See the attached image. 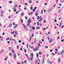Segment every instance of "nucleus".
Here are the masks:
<instances>
[{"label":"nucleus","mask_w":64,"mask_h":64,"mask_svg":"<svg viewBox=\"0 0 64 64\" xmlns=\"http://www.w3.org/2000/svg\"><path fill=\"white\" fill-rule=\"evenodd\" d=\"M14 7L12 9H14V12H16V5H14Z\"/></svg>","instance_id":"obj_1"},{"label":"nucleus","mask_w":64,"mask_h":64,"mask_svg":"<svg viewBox=\"0 0 64 64\" xmlns=\"http://www.w3.org/2000/svg\"><path fill=\"white\" fill-rule=\"evenodd\" d=\"M28 22H29V23H31V20H30V19H28Z\"/></svg>","instance_id":"obj_2"},{"label":"nucleus","mask_w":64,"mask_h":64,"mask_svg":"<svg viewBox=\"0 0 64 64\" xmlns=\"http://www.w3.org/2000/svg\"><path fill=\"white\" fill-rule=\"evenodd\" d=\"M16 54H14V58H16Z\"/></svg>","instance_id":"obj_3"},{"label":"nucleus","mask_w":64,"mask_h":64,"mask_svg":"<svg viewBox=\"0 0 64 64\" xmlns=\"http://www.w3.org/2000/svg\"><path fill=\"white\" fill-rule=\"evenodd\" d=\"M28 24H27V26H30V23H29V22H28Z\"/></svg>","instance_id":"obj_4"},{"label":"nucleus","mask_w":64,"mask_h":64,"mask_svg":"<svg viewBox=\"0 0 64 64\" xmlns=\"http://www.w3.org/2000/svg\"><path fill=\"white\" fill-rule=\"evenodd\" d=\"M12 24H10L9 25V27H12Z\"/></svg>","instance_id":"obj_5"},{"label":"nucleus","mask_w":64,"mask_h":64,"mask_svg":"<svg viewBox=\"0 0 64 64\" xmlns=\"http://www.w3.org/2000/svg\"><path fill=\"white\" fill-rule=\"evenodd\" d=\"M52 42V39L51 38L50 40V43H51V42Z\"/></svg>","instance_id":"obj_6"},{"label":"nucleus","mask_w":64,"mask_h":64,"mask_svg":"<svg viewBox=\"0 0 64 64\" xmlns=\"http://www.w3.org/2000/svg\"><path fill=\"white\" fill-rule=\"evenodd\" d=\"M12 40V41H14V42L15 43H16V40L13 39Z\"/></svg>","instance_id":"obj_7"},{"label":"nucleus","mask_w":64,"mask_h":64,"mask_svg":"<svg viewBox=\"0 0 64 64\" xmlns=\"http://www.w3.org/2000/svg\"><path fill=\"white\" fill-rule=\"evenodd\" d=\"M0 12L1 13H4V11H2V10H0Z\"/></svg>","instance_id":"obj_8"},{"label":"nucleus","mask_w":64,"mask_h":64,"mask_svg":"<svg viewBox=\"0 0 64 64\" xmlns=\"http://www.w3.org/2000/svg\"><path fill=\"white\" fill-rule=\"evenodd\" d=\"M9 55L10 56H12V53H10L9 54Z\"/></svg>","instance_id":"obj_9"},{"label":"nucleus","mask_w":64,"mask_h":64,"mask_svg":"<svg viewBox=\"0 0 64 64\" xmlns=\"http://www.w3.org/2000/svg\"><path fill=\"white\" fill-rule=\"evenodd\" d=\"M9 39V38L8 37L6 39V41H7Z\"/></svg>","instance_id":"obj_10"},{"label":"nucleus","mask_w":64,"mask_h":64,"mask_svg":"<svg viewBox=\"0 0 64 64\" xmlns=\"http://www.w3.org/2000/svg\"><path fill=\"white\" fill-rule=\"evenodd\" d=\"M32 12H30V13H29L28 14L29 15H32Z\"/></svg>","instance_id":"obj_11"},{"label":"nucleus","mask_w":64,"mask_h":64,"mask_svg":"<svg viewBox=\"0 0 64 64\" xmlns=\"http://www.w3.org/2000/svg\"><path fill=\"white\" fill-rule=\"evenodd\" d=\"M12 52L13 53H14L15 51H14V50H13V49L12 48Z\"/></svg>","instance_id":"obj_12"},{"label":"nucleus","mask_w":64,"mask_h":64,"mask_svg":"<svg viewBox=\"0 0 64 64\" xmlns=\"http://www.w3.org/2000/svg\"><path fill=\"white\" fill-rule=\"evenodd\" d=\"M40 29V27L39 26H37L36 29Z\"/></svg>","instance_id":"obj_13"},{"label":"nucleus","mask_w":64,"mask_h":64,"mask_svg":"<svg viewBox=\"0 0 64 64\" xmlns=\"http://www.w3.org/2000/svg\"><path fill=\"white\" fill-rule=\"evenodd\" d=\"M32 39V36H31L30 38V40H29L30 42L31 41V40Z\"/></svg>","instance_id":"obj_14"},{"label":"nucleus","mask_w":64,"mask_h":64,"mask_svg":"<svg viewBox=\"0 0 64 64\" xmlns=\"http://www.w3.org/2000/svg\"><path fill=\"white\" fill-rule=\"evenodd\" d=\"M3 52V50H2V51H1L0 52V54H1V53H2V52Z\"/></svg>","instance_id":"obj_15"},{"label":"nucleus","mask_w":64,"mask_h":64,"mask_svg":"<svg viewBox=\"0 0 64 64\" xmlns=\"http://www.w3.org/2000/svg\"><path fill=\"white\" fill-rule=\"evenodd\" d=\"M58 61L59 62H60V59L59 58L58 59Z\"/></svg>","instance_id":"obj_16"},{"label":"nucleus","mask_w":64,"mask_h":64,"mask_svg":"<svg viewBox=\"0 0 64 64\" xmlns=\"http://www.w3.org/2000/svg\"><path fill=\"white\" fill-rule=\"evenodd\" d=\"M39 43H40L41 44H42V42H41V41L40 40L39 41Z\"/></svg>","instance_id":"obj_17"},{"label":"nucleus","mask_w":64,"mask_h":64,"mask_svg":"<svg viewBox=\"0 0 64 64\" xmlns=\"http://www.w3.org/2000/svg\"><path fill=\"white\" fill-rule=\"evenodd\" d=\"M39 54H40V55L42 54V53L40 52H39Z\"/></svg>","instance_id":"obj_18"},{"label":"nucleus","mask_w":64,"mask_h":64,"mask_svg":"<svg viewBox=\"0 0 64 64\" xmlns=\"http://www.w3.org/2000/svg\"><path fill=\"white\" fill-rule=\"evenodd\" d=\"M13 33H14V31L13 32H11V34H13Z\"/></svg>","instance_id":"obj_19"},{"label":"nucleus","mask_w":64,"mask_h":64,"mask_svg":"<svg viewBox=\"0 0 64 64\" xmlns=\"http://www.w3.org/2000/svg\"><path fill=\"white\" fill-rule=\"evenodd\" d=\"M33 50L34 51H36V49L35 48H34L33 49Z\"/></svg>","instance_id":"obj_20"},{"label":"nucleus","mask_w":64,"mask_h":64,"mask_svg":"<svg viewBox=\"0 0 64 64\" xmlns=\"http://www.w3.org/2000/svg\"><path fill=\"white\" fill-rule=\"evenodd\" d=\"M21 22L22 23H23V20H22V18L21 19Z\"/></svg>","instance_id":"obj_21"},{"label":"nucleus","mask_w":64,"mask_h":64,"mask_svg":"<svg viewBox=\"0 0 64 64\" xmlns=\"http://www.w3.org/2000/svg\"><path fill=\"white\" fill-rule=\"evenodd\" d=\"M36 50L37 51V50H38V48H36Z\"/></svg>","instance_id":"obj_22"},{"label":"nucleus","mask_w":64,"mask_h":64,"mask_svg":"<svg viewBox=\"0 0 64 64\" xmlns=\"http://www.w3.org/2000/svg\"><path fill=\"white\" fill-rule=\"evenodd\" d=\"M31 56H32V57H33V54H31Z\"/></svg>","instance_id":"obj_23"},{"label":"nucleus","mask_w":64,"mask_h":64,"mask_svg":"<svg viewBox=\"0 0 64 64\" xmlns=\"http://www.w3.org/2000/svg\"><path fill=\"white\" fill-rule=\"evenodd\" d=\"M38 46H41V44H40L38 43Z\"/></svg>","instance_id":"obj_24"},{"label":"nucleus","mask_w":64,"mask_h":64,"mask_svg":"<svg viewBox=\"0 0 64 64\" xmlns=\"http://www.w3.org/2000/svg\"><path fill=\"white\" fill-rule=\"evenodd\" d=\"M36 55L37 56V57H39V55H38V53L36 54Z\"/></svg>","instance_id":"obj_25"},{"label":"nucleus","mask_w":64,"mask_h":64,"mask_svg":"<svg viewBox=\"0 0 64 64\" xmlns=\"http://www.w3.org/2000/svg\"><path fill=\"white\" fill-rule=\"evenodd\" d=\"M24 52H25V53H26V52H27V50H26V49L24 50Z\"/></svg>","instance_id":"obj_26"},{"label":"nucleus","mask_w":64,"mask_h":64,"mask_svg":"<svg viewBox=\"0 0 64 64\" xmlns=\"http://www.w3.org/2000/svg\"><path fill=\"white\" fill-rule=\"evenodd\" d=\"M40 18V17H39V16H38L37 18L38 20H39V19Z\"/></svg>","instance_id":"obj_27"},{"label":"nucleus","mask_w":64,"mask_h":64,"mask_svg":"<svg viewBox=\"0 0 64 64\" xmlns=\"http://www.w3.org/2000/svg\"><path fill=\"white\" fill-rule=\"evenodd\" d=\"M32 29H33V30H34V29H35V28L33 27H32Z\"/></svg>","instance_id":"obj_28"},{"label":"nucleus","mask_w":64,"mask_h":64,"mask_svg":"<svg viewBox=\"0 0 64 64\" xmlns=\"http://www.w3.org/2000/svg\"><path fill=\"white\" fill-rule=\"evenodd\" d=\"M33 57L32 56L31 58V61H32L33 60Z\"/></svg>","instance_id":"obj_29"},{"label":"nucleus","mask_w":64,"mask_h":64,"mask_svg":"<svg viewBox=\"0 0 64 64\" xmlns=\"http://www.w3.org/2000/svg\"><path fill=\"white\" fill-rule=\"evenodd\" d=\"M29 3H32V1H31V0H30L29 1Z\"/></svg>","instance_id":"obj_30"},{"label":"nucleus","mask_w":64,"mask_h":64,"mask_svg":"<svg viewBox=\"0 0 64 64\" xmlns=\"http://www.w3.org/2000/svg\"><path fill=\"white\" fill-rule=\"evenodd\" d=\"M25 19H26V20H27V19H28L27 17L26 16H25Z\"/></svg>","instance_id":"obj_31"},{"label":"nucleus","mask_w":64,"mask_h":64,"mask_svg":"<svg viewBox=\"0 0 64 64\" xmlns=\"http://www.w3.org/2000/svg\"><path fill=\"white\" fill-rule=\"evenodd\" d=\"M14 37H16V35L15 34H14Z\"/></svg>","instance_id":"obj_32"},{"label":"nucleus","mask_w":64,"mask_h":64,"mask_svg":"<svg viewBox=\"0 0 64 64\" xmlns=\"http://www.w3.org/2000/svg\"><path fill=\"white\" fill-rule=\"evenodd\" d=\"M36 8H37L36 7H35L34 8V10H36Z\"/></svg>","instance_id":"obj_33"},{"label":"nucleus","mask_w":64,"mask_h":64,"mask_svg":"<svg viewBox=\"0 0 64 64\" xmlns=\"http://www.w3.org/2000/svg\"><path fill=\"white\" fill-rule=\"evenodd\" d=\"M54 29H56V28H57L56 27V26H54Z\"/></svg>","instance_id":"obj_34"},{"label":"nucleus","mask_w":64,"mask_h":64,"mask_svg":"<svg viewBox=\"0 0 64 64\" xmlns=\"http://www.w3.org/2000/svg\"><path fill=\"white\" fill-rule=\"evenodd\" d=\"M27 48H28V44H27Z\"/></svg>","instance_id":"obj_35"},{"label":"nucleus","mask_w":64,"mask_h":64,"mask_svg":"<svg viewBox=\"0 0 64 64\" xmlns=\"http://www.w3.org/2000/svg\"><path fill=\"white\" fill-rule=\"evenodd\" d=\"M17 49H19V46H17Z\"/></svg>","instance_id":"obj_36"},{"label":"nucleus","mask_w":64,"mask_h":64,"mask_svg":"<svg viewBox=\"0 0 64 64\" xmlns=\"http://www.w3.org/2000/svg\"><path fill=\"white\" fill-rule=\"evenodd\" d=\"M41 12V14H43V11L42 10Z\"/></svg>","instance_id":"obj_37"},{"label":"nucleus","mask_w":64,"mask_h":64,"mask_svg":"<svg viewBox=\"0 0 64 64\" xmlns=\"http://www.w3.org/2000/svg\"><path fill=\"white\" fill-rule=\"evenodd\" d=\"M38 16V14H37V13H36V16Z\"/></svg>","instance_id":"obj_38"},{"label":"nucleus","mask_w":64,"mask_h":64,"mask_svg":"<svg viewBox=\"0 0 64 64\" xmlns=\"http://www.w3.org/2000/svg\"><path fill=\"white\" fill-rule=\"evenodd\" d=\"M54 21L55 22H56H56H57V21H56V19H54Z\"/></svg>","instance_id":"obj_39"},{"label":"nucleus","mask_w":64,"mask_h":64,"mask_svg":"<svg viewBox=\"0 0 64 64\" xmlns=\"http://www.w3.org/2000/svg\"><path fill=\"white\" fill-rule=\"evenodd\" d=\"M25 5H28V3H26L25 4Z\"/></svg>","instance_id":"obj_40"},{"label":"nucleus","mask_w":64,"mask_h":64,"mask_svg":"<svg viewBox=\"0 0 64 64\" xmlns=\"http://www.w3.org/2000/svg\"><path fill=\"white\" fill-rule=\"evenodd\" d=\"M23 27H24V26H25V25L24 24H23Z\"/></svg>","instance_id":"obj_41"},{"label":"nucleus","mask_w":64,"mask_h":64,"mask_svg":"<svg viewBox=\"0 0 64 64\" xmlns=\"http://www.w3.org/2000/svg\"><path fill=\"white\" fill-rule=\"evenodd\" d=\"M23 15H24V13H22V16H23Z\"/></svg>","instance_id":"obj_42"},{"label":"nucleus","mask_w":64,"mask_h":64,"mask_svg":"<svg viewBox=\"0 0 64 64\" xmlns=\"http://www.w3.org/2000/svg\"><path fill=\"white\" fill-rule=\"evenodd\" d=\"M24 62H22V64H24Z\"/></svg>","instance_id":"obj_43"},{"label":"nucleus","mask_w":64,"mask_h":64,"mask_svg":"<svg viewBox=\"0 0 64 64\" xmlns=\"http://www.w3.org/2000/svg\"><path fill=\"white\" fill-rule=\"evenodd\" d=\"M35 12V10L34 9H33V12Z\"/></svg>","instance_id":"obj_44"},{"label":"nucleus","mask_w":64,"mask_h":64,"mask_svg":"<svg viewBox=\"0 0 64 64\" xmlns=\"http://www.w3.org/2000/svg\"><path fill=\"white\" fill-rule=\"evenodd\" d=\"M4 34H5V32H4L2 34V35H4Z\"/></svg>","instance_id":"obj_45"},{"label":"nucleus","mask_w":64,"mask_h":64,"mask_svg":"<svg viewBox=\"0 0 64 64\" xmlns=\"http://www.w3.org/2000/svg\"><path fill=\"white\" fill-rule=\"evenodd\" d=\"M57 53H58V51L55 52V54H57Z\"/></svg>","instance_id":"obj_46"},{"label":"nucleus","mask_w":64,"mask_h":64,"mask_svg":"<svg viewBox=\"0 0 64 64\" xmlns=\"http://www.w3.org/2000/svg\"><path fill=\"white\" fill-rule=\"evenodd\" d=\"M24 28L25 29H26L27 28V27H26V26H24Z\"/></svg>","instance_id":"obj_47"},{"label":"nucleus","mask_w":64,"mask_h":64,"mask_svg":"<svg viewBox=\"0 0 64 64\" xmlns=\"http://www.w3.org/2000/svg\"><path fill=\"white\" fill-rule=\"evenodd\" d=\"M62 22H60V24H62Z\"/></svg>","instance_id":"obj_48"},{"label":"nucleus","mask_w":64,"mask_h":64,"mask_svg":"<svg viewBox=\"0 0 64 64\" xmlns=\"http://www.w3.org/2000/svg\"><path fill=\"white\" fill-rule=\"evenodd\" d=\"M30 9H31V10H32V9H33V8H32V7H31L30 8Z\"/></svg>","instance_id":"obj_49"},{"label":"nucleus","mask_w":64,"mask_h":64,"mask_svg":"<svg viewBox=\"0 0 64 64\" xmlns=\"http://www.w3.org/2000/svg\"><path fill=\"white\" fill-rule=\"evenodd\" d=\"M64 26L63 25L62 26V28H64Z\"/></svg>","instance_id":"obj_50"},{"label":"nucleus","mask_w":64,"mask_h":64,"mask_svg":"<svg viewBox=\"0 0 64 64\" xmlns=\"http://www.w3.org/2000/svg\"><path fill=\"white\" fill-rule=\"evenodd\" d=\"M60 33L59 32H57V34H59Z\"/></svg>","instance_id":"obj_51"},{"label":"nucleus","mask_w":64,"mask_h":64,"mask_svg":"<svg viewBox=\"0 0 64 64\" xmlns=\"http://www.w3.org/2000/svg\"><path fill=\"white\" fill-rule=\"evenodd\" d=\"M1 17H2L3 16V14H1L0 15Z\"/></svg>","instance_id":"obj_52"},{"label":"nucleus","mask_w":64,"mask_h":64,"mask_svg":"<svg viewBox=\"0 0 64 64\" xmlns=\"http://www.w3.org/2000/svg\"><path fill=\"white\" fill-rule=\"evenodd\" d=\"M24 10H26V7H24Z\"/></svg>","instance_id":"obj_53"},{"label":"nucleus","mask_w":64,"mask_h":64,"mask_svg":"<svg viewBox=\"0 0 64 64\" xmlns=\"http://www.w3.org/2000/svg\"><path fill=\"white\" fill-rule=\"evenodd\" d=\"M9 3H12V2L11 1H9Z\"/></svg>","instance_id":"obj_54"},{"label":"nucleus","mask_w":64,"mask_h":64,"mask_svg":"<svg viewBox=\"0 0 64 64\" xmlns=\"http://www.w3.org/2000/svg\"><path fill=\"white\" fill-rule=\"evenodd\" d=\"M27 62V61L26 60H25L24 62V63H26Z\"/></svg>","instance_id":"obj_55"},{"label":"nucleus","mask_w":64,"mask_h":64,"mask_svg":"<svg viewBox=\"0 0 64 64\" xmlns=\"http://www.w3.org/2000/svg\"><path fill=\"white\" fill-rule=\"evenodd\" d=\"M19 43H21V40H20L19 41Z\"/></svg>","instance_id":"obj_56"},{"label":"nucleus","mask_w":64,"mask_h":64,"mask_svg":"<svg viewBox=\"0 0 64 64\" xmlns=\"http://www.w3.org/2000/svg\"><path fill=\"white\" fill-rule=\"evenodd\" d=\"M46 28H43V30H46Z\"/></svg>","instance_id":"obj_57"},{"label":"nucleus","mask_w":64,"mask_h":64,"mask_svg":"<svg viewBox=\"0 0 64 64\" xmlns=\"http://www.w3.org/2000/svg\"><path fill=\"white\" fill-rule=\"evenodd\" d=\"M62 53H63L64 52V50H62L61 52Z\"/></svg>","instance_id":"obj_58"},{"label":"nucleus","mask_w":64,"mask_h":64,"mask_svg":"<svg viewBox=\"0 0 64 64\" xmlns=\"http://www.w3.org/2000/svg\"><path fill=\"white\" fill-rule=\"evenodd\" d=\"M52 55H54V56L55 55V54H54L53 53H52Z\"/></svg>","instance_id":"obj_59"},{"label":"nucleus","mask_w":64,"mask_h":64,"mask_svg":"<svg viewBox=\"0 0 64 64\" xmlns=\"http://www.w3.org/2000/svg\"><path fill=\"white\" fill-rule=\"evenodd\" d=\"M43 62H44V58H43Z\"/></svg>","instance_id":"obj_60"},{"label":"nucleus","mask_w":64,"mask_h":64,"mask_svg":"<svg viewBox=\"0 0 64 64\" xmlns=\"http://www.w3.org/2000/svg\"><path fill=\"white\" fill-rule=\"evenodd\" d=\"M7 43H8L9 44V43H10V42H9V41H8V42H7Z\"/></svg>","instance_id":"obj_61"},{"label":"nucleus","mask_w":64,"mask_h":64,"mask_svg":"<svg viewBox=\"0 0 64 64\" xmlns=\"http://www.w3.org/2000/svg\"><path fill=\"white\" fill-rule=\"evenodd\" d=\"M62 5V4H59V5H60V6H61Z\"/></svg>","instance_id":"obj_62"},{"label":"nucleus","mask_w":64,"mask_h":64,"mask_svg":"<svg viewBox=\"0 0 64 64\" xmlns=\"http://www.w3.org/2000/svg\"><path fill=\"white\" fill-rule=\"evenodd\" d=\"M50 52H51L52 51V50H51L50 51Z\"/></svg>","instance_id":"obj_63"},{"label":"nucleus","mask_w":64,"mask_h":64,"mask_svg":"<svg viewBox=\"0 0 64 64\" xmlns=\"http://www.w3.org/2000/svg\"><path fill=\"white\" fill-rule=\"evenodd\" d=\"M17 64H20L19 62H17Z\"/></svg>","instance_id":"obj_64"}]
</instances>
